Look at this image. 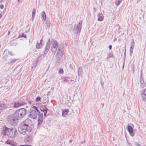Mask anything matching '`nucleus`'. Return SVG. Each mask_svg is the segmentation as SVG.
Returning <instances> with one entry per match:
<instances>
[{
	"label": "nucleus",
	"mask_w": 146,
	"mask_h": 146,
	"mask_svg": "<svg viewBox=\"0 0 146 146\" xmlns=\"http://www.w3.org/2000/svg\"><path fill=\"white\" fill-rule=\"evenodd\" d=\"M32 120L29 119H26L21 123V126L19 130L21 134L23 135H27L31 131Z\"/></svg>",
	"instance_id": "nucleus-1"
},
{
	"label": "nucleus",
	"mask_w": 146,
	"mask_h": 146,
	"mask_svg": "<svg viewBox=\"0 0 146 146\" xmlns=\"http://www.w3.org/2000/svg\"><path fill=\"white\" fill-rule=\"evenodd\" d=\"M17 130L15 128H9L4 127L3 129L2 133L3 135H7L9 137L12 138L16 135Z\"/></svg>",
	"instance_id": "nucleus-2"
},
{
	"label": "nucleus",
	"mask_w": 146,
	"mask_h": 146,
	"mask_svg": "<svg viewBox=\"0 0 146 146\" xmlns=\"http://www.w3.org/2000/svg\"><path fill=\"white\" fill-rule=\"evenodd\" d=\"M29 111V114L28 115V117L34 119L36 118L37 117L38 114L40 113L38 108L35 106H33L30 108Z\"/></svg>",
	"instance_id": "nucleus-3"
},
{
	"label": "nucleus",
	"mask_w": 146,
	"mask_h": 146,
	"mask_svg": "<svg viewBox=\"0 0 146 146\" xmlns=\"http://www.w3.org/2000/svg\"><path fill=\"white\" fill-rule=\"evenodd\" d=\"M19 119L23 118L27 113V110L24 108H21L17 110L14 113Z\"/></svg>",
	"instance_id": "nucleus-4"
},
{
	"label": "nucleus",
	"mask_w": 146,
	"mask_h": 146,
	"mask_svg": "<svg viewBox=\"0 0 146 146\" xmlns=\"http://www.w3.org/2000/svg\"><path fill=\"white\" fill-rule=\"evenodd\" d=\"M19 119L15 113L14 114L9 116L8 122L9 124L12 125H16L17 120Z\"/></svg>",
	"instance_id": "nucleus-5"
},
{
	"label": "nucleus",
	"mask_w": 146,
	"mask_h": 146,
	"mask_svg": "<svg viewBox=\"0 0 146 146\" xmlns=\"http://www.w3.org/2000/svg\"><path fill=\"white\" fill-rule=\"evenodd\" d=\"M82 22H80L76 26H75L73 29V31L75 33L77 34L80 32L82 27Z\"/></svg>",
	"instance_id": "nucleus-6"
},
{
	"label": "nucleus",
	"mask_w": 146,
	"mask_h": 146,
	"mask_svg": "<svg viewBox=\"0 0 146 146\" xmlns=\"http://www.w3.org/2000/svg\"><path fill=\"white\" fill-rule=\"evenodd\" d=\"M50 39L49 38L48 40L46 43V45L45 48L44 55L45 54H46L47 52H48L50 46Z\"/></svg>",
	"instance_id": "nucleus-7"
},
{
	"label": "nucleus",
	"mask_w": 146,
	"mask_h": 146,
	"mask_svg": "<svg viewBox=\"0 0 146 146\" xmlns=\"http://www.w3.org/2000/svg\"><path fill=\"white\" fill-rule=\"evenodd\" d=\"M38 113V125H39L42 121L43 119V113Z\"/></svg>",
	"instance_id": "nucleus-8"
},
{
	"label": "nucleus",
	"mask_w": 146,
	"mask_h": 146,
	"mask_svg": "<svg viewBox=\"0 0 146 146\" xmlns=\"http://www.w3.org/2000/svg\"><path fill=\"white\" fill-rule=\"evenodd\" d=\"M127 130L128 132L132 136H133L134 134L132 133L133 132V130L132 127L130 126H128L127 128Z\"/></svg>",
	"instance_id": "nucleus-9"
},
{
	"label": "nucleus",
	"mask_w": 146,
	"mask_h": 146,
	"mask_svg": "<svg viewBox=\"0 0 146 146\" xmlns=\"http://www.w3.org/2000/svg\"><path fill=\"white\" fill-rule=\"evenodd\" d=\"M21 102H20V101H17L16 102H15L14 103V106L15 108H17L19 106H22V103H21Z\"/></svg>",
	"instance_id": "nucleus-10"
},
{
	"label": "nucleus",
	"mask_w": 146,
	"mask_h": 146,
	"mask_svg": "<svg viewBox=\"0 0 146 146\" xmlns=\"http://www.w3.org/2000/svg\"><path fill=\"white\" fill-rule=\"evenodd\" d=\"M52 52H54V54L56 52V50L57 49V48H58V44H53L52 45Z\"/></svg>",
	"instance_id": "nucleus-11"
},
{
	"label": "nucleus",
	"mask_w": 146,
	"mask_h": 146,
	"mask_svg": "<svg viewBox=\"0 0 146 146\" xmlns=\"http://www.w3.org/2000/svg\"><path fill=\"white\" fill-rule=\"evenodd\" d=\"M19 101L21 102V103H22V105H25L27 104L26 99H24L23 98H21Z\"/></svg>",
	"instance_id": "nucleus-12"
},
{
	"label": "nucleus",
	"mask_w": 146,
	"mask_h": 146,
	"mask_svg": "<svg viewBox=\"0 0 146 146\" xmlns=\"http://www.w3.org/2000/svg\"><path fill=\"white\" fill-rule=\"evenodd\" d=\"M69 111L68 109H65L62 110V115L63 117H65L67 115Z\"/></svg>",
	"instance_id": "nucleus-13"
},
{
	"label": "nucleus",
	"mask_w": 146,
	"mask_h": 146,
	"mask_svg": "<svg viewBox=\"0 0 146 146\" xmlns=\"http://www.w3.org/2000/svg\"><path fill=\"white\" fill-rule=\"evenodd\" d=\"M41 15L42 20L43 21H45L46 19V15L45 12L44 11H43Z\"/></svg>",
	"instance_id": "nucleus-14"
},
{
	"label": "nucleus",
	"mask_w": 146,
	"mask_h": 146,
	"mask_svg": "<svg viewBox=\"0 0 146 146\" xmlns=\"http://www.w3.org/2000/svg\"><path fill=\"white\" fill-rule=\"evenodd\" d=\"M141 99L143 102H146V94H141Z\"/></svg>",
	"instance_id": "nucleus-15"
},
{
	"label": "nucleus",
	"mask_w": 146,
	"mask_h": 146,
	"mask_svg": "<svg viewBox=\"0 0 146 146\" xmlns=\"http://www.w3.org/2000/svg\"><path fill=\"white\" fill-rule=\"evenodd\" d=\"M45 27L46 28H47L48 27H50V21L47 19L45 21Z\"/></svg>",
	"instance_id": "nucleus-16"
},
{
	"label": "nucleus",
	"mask_w": 146,
	"mask_h": 146,
	"mask_svg": "<svg viewBox=\"0 0 146 146\" xmlns=\"http://www.w3.org/2000/svg\"><path fill=\"white\" fill-rule=\"evenodd\" d=\"M62 58V54L60 55V57H58L57 59L56 63L57 64H60L61 62V59Z\"/></svg>",
	"instance_id": "nucleus-17"
},
{
	"label": "nucleus",
	"mask_w": 146,
	"mask_h": 146,
	"mask_svg": "<svg viewBox=\"0 0 146 146\" xmlns=\"http://www.w3.org/2000/svg\"><path fill=\"white\" fill-rule=\"evenodd\" d=\"M140 83L142 84L141 85V86L142 88H143L145 86V84L144 83V80L143 78H141L140 80Z\"/></svg>",
	"instance_id": "nucleus-18"
},
{
	"label": "nucleus",
	"mask_w": 146,
	"mask_h": 146,
	"mask_svg": "<svg viewBox=\"0 0 146 146\" xmlns=\"http://www.w3.org/2000/svg\"><path fill=\"white\" fill-rule=\"evenodd\" d=\"M102 15L101 14H98V20L99 21H102L103 19V18L102 17V16H101Z\"/></svg>",
	"instance_id": "nucleus-19"
},
{
	"label": "nucleus",
	"mask_w": 146,
	"mask_h": 146,
	"mask_svg": "<svg viewBox=\"0 0 146 146\" xmlns=\"http://www.w3.org/2000/svg\"><path fill=\"white\" fill-rule=\"evenodd\" d=\"M42 47L41 44L40 43H37L36 45V48L37 49H39L41 48Z\"/></svg>",
	"instance_id": "nucleus-20"
},
{
	"label": "nucleus",
	"mask_w": 146,
	"mask_h": 146,
	"mask_svg": "<svg viewBox=\"0 0 146 146\" xmlns=\"http://www.w3.org/2000/svg\"><path fill=\"white\" fill-rule=\"evenodd\" d=\"M62 54V57L63 56V53L62 52H57L56 54V58L57 59L58 57H60V55Z\"/></svg>",
	"instance_id": "nucleus-21"
},
{
	"label": "nucleus",
	"mask_w": 146,
	"mask_h": 146,
	"mask_svg": "<svg viewBox=\"0 0 146 146\" xmlns=\"http://www.w3.org/2000/svg\"><path fill=\"white\" fill-rule=\"evenodd\" d=\"M52 42V45L53 44H58V42L57 41L54 39H52L51 40Z\"/></svg>",
	"instance_id": "nucleus-22"
},
{
	"label": "nucleus",
	"mask_w": 146,
	"mask_h": 146,
	"mask_svg": "<svg viewBox=\"0 0 146 146\" xmlns=\"http://www.w3.org/2000/svg\"><path fill=\"white\" fill-rule=\"evenodd\" d=\"M32 139V137L31 136H28L25 139V141H30Z\"/></svg>",
	"instance_id": "nucleus-23"
},
{
	"label": "nucleus",
	"mask_w": 146,
	"mask_h": 146,
	"mask_svg": "<svg viewBox=\"0 0 146 146\" xmlns=\"http://www.w3.org/2000/svg\"><path fill=\"white\" fill-rule=\"evenodd\" d=\"M82 71V69L81 68H79L78 70V75L79 76H80V74H81V72Z\"/></svg>",
	"instance_id": "nucleus-24"
},
{
	"label": "nucleus",
	"mask_w": 146,
	"mask_h": 146,
	"mask_svg": "<svg viewBox=\"0 0 146 146\" xmlns=\"http://www.w3.org/2000/svg\"><path fill=\"white\" fill-rule=\"evenodd\" d=\"M6 143L7 144H9V145H12L13 143V142H12L11 141H10L9 140H8L7 141H6Z\"/></svg>",
	"instance_id": "nucleus-25"
},
{
	"label": "nucleus",
	"mask_w": 146,
	"mask_h": 146,
	"mask_svg": "<svg viewBox=\"0 0 146 146\" xmlns=\"http://www.w3.org/2000/svg\"><path fill=\"white\" fill-rule=\"evenodd\" d=\"M5 106L4 104H0V110H2Z\"/></svg>",
	"instance_id": "nucleus-26"
},
{
	"label": "nucleus",
	"mask_w": 146,
	"mask_h": 146,
	"mask_svg": "<svg viewBox=\"0 0 146 146\" xmlns=\"http://www.w3.org/2000/svg\"><path fill=\"white\" fill-rule=\"evenodd\" d=\"M40 109L41 111H43H43L45 110H48V109L46 107L44 106L41 108Z\"/></svg>",
	"instance_id": "nucleus-27"
},
{
	"label": "nucleus",
	"mask_w": 146,
	"mask_h": 146,
	"mask_svg": "<svg viewBox=\"0 0 146 146\" xmlns=\"http://www.w3.org/2000/svg\"><path fill=\"white\" fill-rule=\"evenodd\" d=\"M42 55L40 54L39 55L36 59L37 61H38L41 60V58H42Z\"/></svg>",
	"instance_id": "nucleus-28"
},
{
	"label": "nucleus",
	"mask_w": 146,
	"mask_h": 146,
	"mask_svg": "<svg viewBox=\"0 0 146 146\" xmlns=\"http://www.w3.org/2000/svg\"><path fill=\"white\" fill-rule=\"evenodd\" d=\"M108 56L110 58H114V56L113 54L111 53H110L108 55Z\"/></svg>",
	"instance_id": "nucleus-29"
},
{
	"label": "nucleus",
	"mask_w": 146,
	"mask_h": 146,
	"mask_svg": "<svg viewBox=\"0 0 146 146\" xmlns=\"http://www.w3.org/2000/svg\"><path fill=\"white\" fill-rule=\"evenodd\" d=\"M41 98L40 97H37L36 98L35 100V101L36 102H38L40 101Z\"/></svg>",
	"instance_id": "nucleus-30"
},
{
	"label": "nucleus",
	"mask_w": 146,
	"mask_h": 146,
	"mask_svg": "<svg viewBox=\"0 0 146 146\" xmlns=\"http://www.w3.org/2000/svg\"><path fill=\"white\" fill-rule=\"evenodd\" d=\"M59 73L60 74H62L63 73V70L62 68L59 69Z\"/></svg>",
	"instance_id": "nucleus-31"
},
{
	"label": "nucleus",
	"mask_w": 146,
	"mask_h": 146,
	"mask_svg": "<svg viewBox=\"0 0 146 146\" xmlns=\"http://www.w3.org/2000/svg\"><path fill=\"white\" fill-rule=\"evenodd\" d=\"M134 44H135L134 42V40L133 39H132V41L131 43V46L133 47L134 46Z\"/></svg>",
	"instance_id": "nucleus-32"
},
{
	"label": "nucleus",
	"mask_w": 146,
	"mask_h": 146,
	"mask_svg": "<svg viewBox=\"0 0 146 146\" xmlns=\"http://www.w3.org/2000/svg\"><path fill=\"white\" fill-rule=\"evenodd\" d=\"M133 47L131 46L130 50V54L131 55V53L133 52Z\"/></svg>",
	"instance_id": "nucleus-33"
},
{
	"label": "nucleus",
	"mask_w": 146,
	"mask_h": 146,
	"mask_svg": "<svg viewBox=\"0 0 146 146\" xmlns=\"http://www.w3.org/2000/svg\"><path fill=\"white\" fill-rule=\"evenodd\" d=\"M120 3L121 2L117 0L115 2V4L116 5H118L120 4Z\"/></svg>",
	"instance_id": "nucleus-34"
},
{
	"label": "nucleus",
	"mask_w": 146,
	"mask_h": 146,
	"mask_svg": "<svg viewBox=\"0 0 146 146\" xmlns=\"http://www.w3.org/2000/svg\"><path fill=\"white\" fill-rule=\"evenodd\" d=\"M48 110H48H45L43 111L44 116H46V114L47 113V111Z\"/></svg>",
	"instance_id": "nucleus-35"
},
{
	"label": "nucleus",
	"mask_w": 146,
	"mask_h": 146,
	"mask_svg": "<svg viewBox=\"0 0 146 146\" xmlns=\"http://www.w3.org/2000/svg\"><path fill=\"white\" fill-rule=\"evenodd\" d=\"M21 37L26 38V35L22 33Z\"/></svg>",
	"instance_id": "nucleus-36"
},
{
	"label": "nucleus",
	"mask_w": 146,
	"mask_h": 146,
	"mask_svg": "<svg viewBox=\"0 0 146 146\" xmlns=\"http://www.w3.org/2000/svg\"><path fill=\"white\" fill-rule=\"evenodd\" d=\"M9 53L11 56H13V54L11 51H9Z\"/></svg>",
	"instance_id": "nucleus-37"
},
{
	"label": "nucleus",
	"mask_w": 146,
	"mask_h": 146,
	"mask_svg": "<svg viewBox=\"0 0 146 146\" xmlns=\"http://www.w3.org/2000/svg\"><path fill=\"white\" fill-rule=\"evenodd\" d=\"M135 146H140L141 145V144H139L138 143H135Z\"/></svg>",
	"instance_id": "nucleus-38"
},
{
	"label": "nucleus",
	"mask_w": 146,
	"mask_h": 146,
	"mask_svg": "<svg viewBox=\"0 0 146 146\" xmlns=\"http://www.w3.org/2000/svg\"><path fill=\"white\" fill-rule=\"evenodd\" d=\"M68 82V80L66 79H64L63 81V82L64 83L65 82Z\"/></svg>",
	"instance_id": "nucleus-39"
},
{
	"label": "nucleus",
	"mask_w": 146,
	"mask_h": 146,
	"mask_svg": "<svg viewBox=\"0 0 146 146\" xmlns=\"http://www.w3.org/2000/svg\"><path fill=\"white\" fill-rule=\"evenodd\" d=\"M35 8H34L33 9V11L32 12V13H33V14H35Z\"/></svg>",
	"instance_id": "nucleus-40"
},
{
	"label": "nucleus",
	"mask_w": 146,
	"mask_h": 146,
	"mask_svg": "<svg viewBox=\"0 0 146 146\" xmlns=\"http://www.w3.org/2000/svg\"><path fill=\"white\" fill-rule=\"evenodd\" d=\"M37 61H36V63H34L33 64V67H35L36 66V64H37Z\"/></svg>",
	"instance_id": "nucleus-41"
},
{
	"label": "nucleus",
	"mask_w": 146,
	"mask_h": 146,
	"mask_svg": "<svg viewBox=\"0 0 146 146\" xmlns=\"http://www.w3.org/2000/svg\"><path fill=\"white\" fill-rule=\"evenodd\" d=\"M16 61V60H15V59H13V60L11 61L10 63H13L14 62Z\"/></svg>",
	"instance_id": "nucleus-42"
},
{
	"label": "nucleus",
	"mask_w": 146,
	"mask_h": 146,
	"mask_svg": "<svg viewBox=\"0 0 146 146\" xmlns=\"http://www.w3.org/2000/svg\"><path fill=\"white\" fill-rule=\"evenodd\" d=\"M142 91L143 92V93H144V94L146 93V89L145 90L143 89L142 90Z\"/></svg>",
	"instance_id": "nucleus-43"
},
{
	"label": "nucleus",
	"mask_w": 146,
	"mask_h": 146,
	"mask_svg": "<svg viewBox=\"0 0 146 146\" xmlns=\"http://www.w3.org/2000/svg\"><path fill=\"white\" fill-rule=\"evenodd\" d=\"M61 50V48L60 47H59L58 48V52H62Z\"/></svg>",
	"instance_id": "nucleus-44"
},
{
	"label": "nucleus",
	"mask_w": 146,
	"mask_h": 146,
	"mask_svg": "<svg viewBox=\"0 0 146 146\" xmlns=\"http://www.w3.org/2000/svg\"><path fill=\"white\" fill-rule=\"evenodd\" d=\"M4 6L3 5H1L0 6V8L1 9H3V8Z\"/></svg>",
	"instance_id": "nucleus-45"
},
{
	"label": "nucleus",
	"mask_w": 146,
	"mask_h": 146,
	"mask_svg": "<svg viewBox=\"0 0 146 146\" xmlns=\"http://www.w3.org/2000/svg\"><path fill=\"white\" fill-rule=\"evenodd\" d=\"M109 49L111 50V48H112V46L111 45H110L109 46Z\"/></svg>",
	"instance_id": "nucleus-46"
},
{
	"label": "nucleus",
	"mask_w": 146,
	"mask_h": 146,
	"mask_svg": "<svg viewBox=\"0 0 146 146\" xmlns=\"http://www.w3.org/2000/svg\"><path fill=\"white\" fill-rule=\"evenodd\" d=\"M35 14H33V13H32V17H35Z\"/></svg>",
	"instance_id": "nucleus-47"
},
{
	"label": "nucleus",
	"mask_w": 146,
	"mask_h": 146,
	"mask_svg": "<svg viewBox=\"0 0 146 146\" xmlns=\"http://www.w3.org/2000/svg\"><path fill=\"white\" fill-rule=\"evenodd\" d=\"M34 17H32V18H31V19H32V21H33L34 19Z\"/></svg>",
	"instance_id": "nucleus-48"
},
{
	"label": "nucleus",
	"mask_w": 146,
	"mask_h": 146,
	"mask_svg": "<svg viewBox=\"0 0 146 146\" xmlns=\"http://www.w3.org/2000/svg\"><path fill=\"white\" fill-rule=\"evenodd\" d=\"M8 32V35H9V34H10V31H9Z\"/></svg>",
	"instance_id": "nucleus-49"
},
{
	"label": "nucleus",
	"mask_w": 146,
	"mask_h": 146,
	"mask_svg": "<svg viewBox=\"0 0 146 146\" xmlns=\"http://www.w3.org/2000/svg\"><path fill=\"white\" fill-rule=\"evenodd\" d=\"M109 57L108 56V57L106 58V59H107V60H108Z\"/></svg>",
	"instance_id": "nucleus-50"
},
{
	"label": "nucleus",
	"mask_w": 146,
	"mask_h": 146,
	"mask_svg": "<svg viewBox=\"0 0 146 146\" xmlns=\"http://www.w3.org/2000/svg\"><path fill=\"white\" fill-rule=\"evenodd\" d=\"M42 41V39H41L40 40V43H41V41Z\"/></svg>",
	"instance_id": "nucleus-51"
},
{
	"label": "nucleus",
	"mask_w": 146,
	"mask_h": 146,
	"mask_svg": "<svg viewBox=\"0 0 146 146\" xmlns=\"http://www.w3.org/2000/svg\"><path fill=\"white\" fill-rule=\"evenodd\" d=\"M3 1V0H0V3L2 2Z\"/></svg>",
	"instance_id": "nucleus-52"
},
{
	"label": "nucleus",
	"mask_w": 146,
	"mask_h": 146,
	"mask_svg": "<svg viewBox=\"0 0 146 146\" xmlns=\"http://www.w3.org/2000/svg\"><path fill=\"white\" fill-rule=\"evenodd\" d=\"M116 38H115L114 40V41H115V40H116Z\"/></svg>",
	"instance_id": "nucleus-53"
},
{
	"label": "nucleus",
	"mask_w": 146,
	"mask_h": 146,
	"mask_svg": "<svg viewBox=\"0 0 146 146\" xmlns=\"http://www.w3.org/2000/svg\"><path fill=\"white\" fill-rule=\"evenodd\" d=\"M70 67H71V66H72V67H73V66H72V65H71V64H70Z\"/></svg>",
	"instance_id": "nucleus-54"
},
{
	"label": "nucleus",
	"mask_w": 146,
	"mask_h": 146,
	"mask_svg": "<svg viewBox=\"0 0 146 146\" xmlns=\"http://www.w3.org/2000/svg\"><path fill=\"white\" fill-rule=\"evenodd\" d=\"M124 64H123V67H124Z\"/></svg>",
	"instance_id": "nucleus-55"
},
{
	"label": "nucleus",
	"mask_w": 146,
	"mask_h": 146,
	"mask_svg": "<svg viewBox=\"0 0 146 146\" xmlns=\"http://www.w3.org/2000/svg\"><path fill=\"white\" fill-rule=\"evenodd\" d=\"M70 67H71V68H73V67H72V66H71Z\"/></svg>",
	"instance_id": "nucleus-56"
},
{
	"label": "nucleus",
	"mask_w": 146,
	"mask_h": 146,
	"mask_svg": "<svg viewBox=\"0 0 146 146\" xmlns=\"http://www.w3.org/2000/svg\"><path fill=\"white\" fill-rule=\"evenodd\" d=\"M20 0H18V1L19 2Z\"/></svg>",
	"instance_id": "nucleus-57"
},
{
	"label": "nucleus",
	"mask_w": 146,
	"mask_h": 146,
	"mask_svg": "<svg viewBox=\"0 0 146 146\" xmlns=\"http://www.w3.org/2000/svg\"><path fill=\"white\" fill-rule=\"evenodd\" d=\"M33 68V66H32V68Z\"/></svg>",
	"instance_id": "nucleus-58"
}]
</instances>
